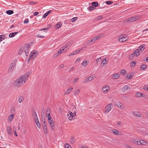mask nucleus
Returning a JSON list of instances; mask_svg holds the SVG:
<instances>
[{
  "label": "nucleus",
  "mask_w": 148,
  "mask_h": 148,
  "mask_svg": "<svg viewBox=\"0 0 148 148\" xmlns=\"http://www.w3.org/2000/svg\"><path fill=\"white\" fill-rule=\"evenodd\" d=\"M79 92H80V90H77L74 92V95H75L76 96L79 93Z\"/></svg>",
  "instance_id": "44"
},
{
  "label": "nucleus",
  "mask_w": 148,
  "mask_h": 148,
  "mask_svg": "<svg viewBox=\"0 0 148 148\" xmlns=\"http://www.w3.org/2000/svg\"><path fill=\"white\" fill-rule=\"evenodd\" d=\"M50 110L49 108H47L46 112V114L47 115H49L50 114Z\"/></svg>",
  "instance_id": "35"
},
{
  "label": "nucleus",
  "mask_w": 148,
  "mask_h": 148,
  "mask_svg": "<svg viewBox=\"0 0 148 148\" xmlns=\"http://www.w3.org/2000/svg\"><path fill=\"white\" fill-rule=\"evenodd\" d=\"M132 142L134 143L139 145V143H140V141L138 140H132Z\"/></svg>",
  "instance_id": "32"
},
{
  "label": "nucleus",
  "mask_w": 148,
  "mask_h": 148,
  "mask_svg": "<svg viewBox=\"0 0 148 148\" xmlns=\"http://www.w3.org/2000/svg\"><path fill=\"white\" fill-rule=\"evenodd\" d=\"M14 12L11 10H8L6 11L7 13L9 15H10L13 14Z\"/></svg>",
  "instance_id": "39"
},
{
  "label": "nucleus",
  "mask_w": 148,
  "mask_h": 148,
  "mask_svg": "<svg viewBox=\"0 0 148 148\" xmlns=\"http://www.w3.org/2000/svg\"><path fill=\"white\" fill-rule=\"evenodd\" d=\"M43 131L45 134H47L48 133V130L47 127H45V128H43Z\"/></svg>",
  "instance_id": "43"
},
{
  "label": "nucleus",
  "mask_w": 148,
  "mask_h": 148,
  "mask_svg": "<svg viewBox=\"0 0 148 148\" xmlns=\"http://www.w3.org/2000/svg\"><path fill=\"white\" fill-rule=\"evenodd\" d=\"M81 148H88L87 146L84 145H82Z\"/></svg>",
  "instance_id": "64"
},
{
  "label": "nucleus",
  "mask_w": 148,
  "mask_h": 148,
  "mask_svg": "<svg viewBox=\"0 0 148 148\" xmlns=\"http://www.w3.org/2000/svg\"><path fill=\"white\" fill-rule=\"evenodd\" d=\"M130 88V87L126 85L123 87L122 90L123 91L125 92L126 90L128 89H129Z\"/></svg>",
  "instance_id": "27"
},
{
  "label": "nucleus",
  "mask_w": 148,
  "mask_h": 148,
  "mask_svg": "<svg viewBox=\"0 0 148 148\" xmlns=\"http://www.w3.org/2000/svg\"><path fill=\"white\" fill-rule=\"evenodd\" d=\"M28 76L24 75L17 78L14 82L13 84L15 87H19L24 84L26 82Z\"/></svg>",
  "instance_id": "1"
},
{
  "label": "nucleus",
  "mask_w": 148,
  "mask_h": 148,
  "mask_svg": "<svg viewBox=\"0 0 148 148\" xmlns=\"http://www.w3.org/2000/svg\"><path fill=\"white\" fill-rule=\"evenodd\" d=\"M133 77V75H130V76L127 75L126 76V78L127 79H131Z\"/></svg>",
  "instance_id": "47"
},
{
  "label": "nucleus",
  "mask_w": 148,
  "mask_h": 148,
  "mask_svg": "<svg viewBox=\"0 0 148 148\" xmlns=\"http://www.w3.org/2000/svg\"><path fill=\"white\" fill-rule=\"evenodd\" d=\"M32 116L34 118V121L36 124L37 125V121H36V118L37 115L36 111L34 110H33L32 111Z\"/></svg>",
  "instance_id": "7"
},
{
  "label": "nucleus",
  "mask_w": 148,
  "mask_h": 148,
  "mask_svg": "<svg viewBox=\"0 0 148 148\" xmlns=\"http://www.w3.org/2000/svg\"><path fill=\"white\" fill-rule=\"evenodd\" d=\"M135 56V55H134L133 54H131L129 56V58L130 59H132L134 56Z\"/></svg>",
  "instance_id": "54"
},
{
  "label": "nucleus",
  "mask_w": 148,
  "mask_h": 148,
  "mask_svg": "<svg viewBox=\"0 0 148 148\" xmlns=\"http://www.w3.org/2000/svg\"><path fill=\"white\" fill-rule=\"evenodd\" d=\"M14 128H13V132L14 133V134L15 136H17V133L16 132V129H15V127L14 126Z\"/></svg>",
  "instance_id": "46"
},
{
  "label": "nucleus",
  "mask_w": 148,
  "mask_h": 148,
  "mask_svg": "<svg viewBox=\"0 0 148 148\" xmlns=\"http://www.w3.org/2000/svg\"><path fill=\"white\" fill-rule=\"evenodd\" d=\"M42 126H43V128H45V127H47V125H46V122H45V121H44V122H43V124L42 125Z\"/></svg>",
  "instance_id": "60"
},
{
  "label": "nucleus",
  "mask_w": 148,
  "mask_h": 148,
  "mask_svg": "<svg viewBox=\"0 0 148 148\" xmlns=\"http://www.w3.org/2000/svg\"><path fill=\"white\" fill-rule=\"evenodd\" d=\"M72 45V43H71L70 42H69L67 44V45L66 46H64L62 47L60 50H61V51H62V53L64 52V50L65 49H66L67 48V47L69 46H70Z\"/></svg>",
  "instance_id": "12"
},
{
  "label": "nucleus",
  "mask_w": 148,
  "mask_h": 148,
  "mask_svg": "<svg viewBox=\"0 0 148 148\" xmlns=\"http://www.w3.org/2000/svg\"><path fill=\"white\" fill-rule=\"evenodd\" d=\"M69 114L67 115V116L68 117L69 119L70 120L74 119L75 118V116L73 114V113L71 111H69Z\"/></svg>",
  "instance_id": "8"
},
{
  "label": "nucleus",
  "mask_w": 148,
  "mask_h": 148,
  "mask_svg": "<svg viewBox=\"0 0 148 148\" xmlns=\"http://www.w3.org/2000/svg\"><path fill=\"white\" fill-rule=\"evenodd\" d=\"M106 58H104L102 61V64H103V65H104L106 64Z\"/></svg>",
  "instance_id": "49"
},
{
  "label": "nucleus",
  "mask_w": 148,
  "mask_h": 148,
  "mask_svg": "<svg viewBox=\"0 0 148 148\" xmlns=\"http://www.w3.org/2000/svg\"><path fill=\"white\" fill-rule=\"evenodd\" d=\"M119 75L117 73H115L113 75L112 77L113 79H116L118 78Z\"/></svg>",
  "instance_id": "29"
},
{
  "label": "nucleus",
  "mask_w": 148,
  "mask_h": 148,
  "mask_svg": "<svg viewBox=\"0 0 148 148\" xmlns=\"http://www.w3.org/2000/svg\"><path fill=\"white\" fill-rule=\"evenodd\" d=\"M88 8L90 11L93 10L94 9V7L93 6H89L88 7Z\"/></svg>",
  "instance_id": "57"
},
{
  "label": "nucleus",
  "mask_w": 148,
  "mask_h": 148,
  "mask_svg": "<svg viewBox=\"0 0 148 148\" xmlns=\"http://www.w3.org/2000/svg\"><path fill=\"white\" fill-rule=\"evenodd\" d=\"M24 100V97L22 96H20L18 97V101L20 103L22 102Z\"/></svg>",
  "instance_id": "23"
},
{
  "label": "nucleus",
  "mask_w": 148,
  "mask_h": 148,
  "mask_svg": "<svg viewBox=\"0 0 148 148\" xmlns=\"http://www.w3.org/2000/svg\"><path fill=\"white\" fill-rule=\"evenodd\" d=\"M24 52V51H22V48L20 49L18 52V53L21 54L22 53Z\"/></svg>",
  "instance_id": "63"
},
{
  "label": "nucleus",
  "mask_w": 148,
  "mask_h": 148,
  "mask_svg": "<svg viewBox=\"0 0 148 148\" xmlns=\"http://www.w3.org/2000/svg\"><path fill=\"white\" fill-rule=\"evenodd\" d=\"M62 25V23H58L55 26V28L58 29L60 28Z\"/></svg>",
  "instance_id": "17"
},
{
  "label": "nucleus",
  "mask_w": 148,
  "mask_h": 148,
  "mask_svg": "<svg viewBox=\"0 0 148 148\" xmlns=\"http://www.w3.org/2000/svg\"><path fill=\"white\" fill-rule=\"evenodd\" d=\"M75 139L74 138V137L72 136L70 139L71 143L72 144H73L75 142Z\"/></svg>",
  "instance_id": "37"
},
{
  "label": "nucleus",
  "mask_w": 148,
  "mask_h": 148,
  "mask_svg": "<svg viewBox=\"0 0 148 148\" xmlns=\"http://www.w3.org/2000/svg\"><path fill=\"white\" fill-rule=\"evenodd\" d=\"M5 39V36L3 35H0V42Z\"/></svg>",
  "instance_id": "36"
},
{
  "label": "nucleus",
  "mask_w": 148,
  "mask_h": 148,
  "mask_svg": "<svg viewBox=\"0 0 148 148\" xmlns=\"http://www.w3.org/2000/svg\"><path fill=\"white\" fill-rule=\"evenodd\" d=\"M47 117L48 120L52 119V118L50 116V114L49 115H47Z\"/></svg>",
  "instance_id": "58"
},
{
  "label": "nucleus",
  "mask_w": 148,
  "mask_h": 148,
  "mask_svg": "<svg viewBox=\"0 0 148 148\" xmlns=\"http://www.w3.org/2000/svg\"><path fill=\"white\" fill-rule=\"evenodd\" d=\"M49 124L52 129L53 130H54L55 129V126L53 122L51 123H50V124Z\"/></svg>",
  "instance_id": "38"
},
{
  "label": "nucleus",
  "mask_w": 148,
  "mask_h": 148,
  "mask_svg": "<svg viewBox=\"0 0 148 148\" xmlns=\"http://www.w3.org/2000/svg\"><path fill=\"white\" fill-rule=\"evenodd\" d=\"M52 11L51 10H50L48 11L47 12L45 13L42 16V18H45L49 14H50Z\"/></svg>",
  "instance_id": "20"
},
{
  "label": "nucleus",
  "mask_w": 148,
  "mask_h": 148,
  "mask_svg": "<svg viewBox=\"0 0 148 148\" xmlns=\"http://www.w3.org/2000/svg\"><path fill=\"white\" fill-rule=\"evenodd\" d=\"M110 87L109 86H104L102 88V90L104 93H106L108 92L110 89Z\"/></svg>",
  "instance_id": "10"
},
{
  "label": "nucleus",
  "mask_w": 148,
  "mask_h": 148,
  "mask_svg": "<svg viewBox=\"0 0 148 148\" xmlns=\"http://www.w3.org/2000/svg\"><path fill=\"white\" fill-rule=\"evenodd\" d=\"M93 77H88L86 79L84 80V82H90L93 79Z\"/></svg>",
  "instance_id": "18"
},
{
  "label": "nucleus",
  "mask_w": 148,
  "mask_h": 148,
  "mask_svg": "<svg viewBox=\"0 0 148 148\" xmlns=\"http://www.w3.org/2000/svg\"><path fill=\"white\" fill-rule=\"evenodd\" d=\"M103 18V17L101 16H98L97 17V18H96V21H99Z\"/></svg>",
  "instance_id": "42"
},
{
  "label": "nucleus",
  "mask_w": 148,
  "mask_h": 148,
  "mask_svg": "<svg viewBox=\"0 0 148 148\" xmlns=\"http://www.w3.org/2000/svg\"><path fill=\"white\" fill-rule=\"evenodd\" d=\"M14 116L13 114H11L10 115L8 118V121L9 122H11L13 120Z\"/></svg>",
  "instance_id": "16"
},
{
  "label": "nucleus",
  "mask_w": 148,
  "mask_h": 148,
  "mask_svg": "<svg viewBox=\"0 0 148 148\" xmlns=\"http://www.w3.org/2000/svg\"><path fill=\"white\" fill-rule=\"evenodd\" d=\"M101 60V58H99L97 59L96 61L97 62H100Z\"/></svg>",
  "instance_id": "61"
},
{
  "label": "nucleus",
  "mask_w": 148,
  "mask_h": 148,
  "mask_svg": "<svg viewBox=\"0 0 148 148\" xmlns=\"http://www.w3.org/2000/svg\"><path fill=\"white\" fill-rule=\"evenodd\" d=\"M112 104H109L105 107V111L104 112V113H108L111 110L112 108L111 107Z\"/></svg>",
  "instance_id": "9"
},
{
  "label": "nucleus",
  "mask_w": 148,
  "mask_h": 148,
  "mask_svg": "<svg viewBox=\"0 0 148 148\" xmlns=\"http://www.w3.org/2000/svg\"><path fill=\"white\" fill-rule=\"evenodd\" d=\"M92 6L95 7H97L98 5V3L96 2H93L92 3Z\"/></svg>",
  "instance_id": "34"
},
{
  "label": "nucleus",
  "mask_w": 148,
  "mask_h": 148,
  "mask_svg": "<svg viewBox=\"0 0 148 148\" xmlns=\"http://www.w3.org/2000/svg\"><path fill=\"white\" fill-rule=\"evenodd\" d=\"M139 141H140L139 142L140 143H139V145H145V144H146L147 143L146 142L143 140H139Z\"/></svg>",
  "instance_id": "28"
},
{
  "label": "nucleus",
  "mask_w": 148,
  "mask_h": 148,
  "mask_svg": "<svg viewBox=\"0 0 148 148\" xmlns=\"http://www.w3.org/2000/svg\"><path fill=\"white\" fill-rule=\"evenodd\" d=\"M82 49H80V50H78V49L76 50L75 51H74L72 53L70 54L69 55V56H72L73 55H75V54H76L78 53V52H79L80 51V50H82Z\"/></svg>",
  "instance_id": "14"
},
{
  "label": "nucleus",
  "mask_w": 148,
  "mask_h": 148,
  "mask_svg": "<svg viewBox=\"0 0 148 148\" xmlns=\"http://www.w3.org/2000/svg\"><path fill=\"white\" fill-rule=\"evenodd\" d=\"M7 131L8 134L10 135H12V130L10 126H8L7 127Z\"/></svg>",
  "instance_id": "11"
},
{
  "label": "nucleus",
  "mask_w": 148,
  "mask_h": 148,
  "mask_svg": "<svg viewBox=\"0 0 148 148\" xmlns=\"http://www.w3.org/2000/svg\"><path fill=\"white\" fill-rule=\"evenodd\" d=\"M64 66V65L63 64H61L60 65L59 67H58V68L59 69L63 68Z\"/></svg>",
  "instance_id": "62"
},
{
  "label": "nucleus",
  "mask_w": 148,
  "mask_h": 148,
  "mask_svg": "<svg viewBox=\"0 0 148 148\" xmlns=\"http://www.w3.org/2000/svg\"><path fill=\"white\" fill-rule=\"evenodd\" d=\"M136 64V63L134 62H132L131 63V66L132 67H134Z\"/></svg>",
  "instance_id": "52"
},
{
  "label": "nucleus",
  "mask_w": 148,
  "mask_h": 148,
  "mask_svg": "<svg viewBox=\"0 0 148 148\" xmlns=\"http://www.w3.org/2000/svg\"><path fill=\"white\" fill-rule=\"evenodd\" d=\"M37 55V52L36 50L32 51L30 54L29 60L34 59Z\"/></svg>",
  "instance_id": "6"
},
{
  "label": "nucleus",
  "mask_w": 148,
  "mask_h": 148,
  "mask_svg": "<svg viewBox=\"0 0 148 148\" xmlns=\"http://www.w3.org/2000/svg\"><path fill=\"white\" fill-rule=\"evenodd\" d=\"M20 123H18V125L17 126V127L16 129V130L17 129V130H18V131L20 130Z\"/></svg>",
  "instance_id": "48"
},
{
  "label": "nucleus",
  "mask_w": 148,
  "mask_h": 148,
  "mask_svg": "<svg viewBox=\"0 0 148 148\" xmlns=\"http://www.w3.org/2000/svg\"><path fill=\"white\" fill-rule=\"evenodd\" d=\"M134 115L135 116H137V117L140 116V114H138V112H136L135 113H134Z\"/></svg>",
  "instance_id": "59"
},
{
  "label": "nucleus",
  "mask_w": 148,
  "mask_h": 148,
  "mask_svg": "<svg viewBox=\"0 0 148 148\" xmlns=\"http://www.w3.org/2000/svg\"><path fill=\"white\" fill-rule=\"evenodd\" d=\"M140 53V51L138 49H137L134 51V53L135 55H136V57H137L139 55Z\"/></svg>",
  "instance_id": "21"
},
{
  "label": "nucleus",
  "mask_w": 148,
  "mask_h": 148,
  "mask_svg": "<svg viewBox=\"0 0 148 148\" xmlns=\"http://www.w3.org/2000/svg\"><path fill=\"white\" fill-rule=\"evenodd\" d=\"M143 89L145 90L148 91V87H147V85L144 86Z\"/></svg>",
  "instance_id": "56"
},
{
  "label": "nucleus",
  "mask_w": 148,
  "mask_h": 148,
  "mask_svg": "<svg viewBox=\"0 0 148 148\" xmlns=\"http://www.w3.org/2000/svg\"><path fill=\"white\" fill-rule=\"evenodd\" d=\"M64 147L65 148H72L71 146L67 143L65 144Z\"/></svg>",
  "instance_id": "41"
},
{
  "label": "nucleus",
  "mask_w": 148,
  "mask_h": 148,
  "mask_svg": "<svg viewBox=\"0 0 148 148\" xmlns=\"http://www.w3.org/2000/svg\"><path fill=\"white\" fill-rule=\"evenodd\" d=\"M87 61H84L82 63V65L85 66H86L87 65Z\"/></svg>",
  "instance_id": "55"
},
{
  "label": "nucleus",
  "mask_w": 148,
  "mask_h": 148,
  "mask_svg": "<svg viewBox=\"0 0 148 148\" xmlns=\"http://www.w3.org/2000/svg\"><path fill=\"white\" fill-rule=\"evenodd\" d=\"M126 72L124 70H122L121 71V73L122 75H123L125 74V73Z\"/></svg>",
  "instance_id": "53"
},
{
  "label": "nucleus",
  "mask_w": 148,
  "mask_h": 148,
  "mask_svg": "<svg viewBox=\"0 0 148 148\" xmlns=\"http://www.w3.org/2000/svg\"><path fill=\"white\" fill-rule=\"evenodd\" d=\"M78 18L77 17L73 18L71 19V22L73 23L77 21V20Z\"/></svg>",
  "instance_id": "33"
},
{
  "label": "nucleus",
  "mask_w": 148,
  "mask_h": 148,
  "mask_svg": "<svg viewBox=\"0 0 148 148\" xmlns=\"http://www.w3.org/2000/svg\"><path fill=\"white\" fill-rule=\"evenodd\" d=\"M18 33V32H14L10 33L9 34V36L10 38L14 37L15 35Z\"/></svg>",
  "instance_id": "24"
},
{
  "label": "nucleus",
  "mask_w": 148,
  "mask_h": 148,
  "mask_svg": "<svg viewBox=\"0 0 148 148\" xmlns=\"http://www.w3.org/2000/svg\"><path fill=\"white\" fill-rule=\"evenodd\" d=\"M16 63V60H14L12 62L9 68V70L10 71H13L15 66Z\"/></svg>",
  "instance_id": "5"
},
{
  "label": "nucleus",
  "mask_w": 148,
  "mask_h": 148,
  "mask_svg": "<svg viewBox=\"0 0 148 148\" xmlns=\"http://www.w3.org/2000/svg\"><path fill=\"white\" fill-rule=\"evenodd\" d=\"M147 68V66L145 64H143L140 66V69L142 70H143L146 69Z\"/></svg>",
  "instance_id": "30"
},
{
  "label": "nucleus",
  "mask_w": 148,
  "mask_h": 148,
  "mask_svg": "<svg viewBox=\"0 0 148 148\" xmlns=\"http://www.w3.org/2000/svg\"><path fill=\"white\" fill-rule=\"evenodd\" d=\"M49 29V27L42 28L40 30H39V31H41L44 30L45 31V32H46L47 31H48V30Z\"/></svg>",
  "instance_id": "40"
},
{
  "label": "nucleus",
  "mask_w": 148,
  "mask_h": 148,
  "mask_svg": "<svg viewBox=\"0 0 148 148\" xmlns=\"http://www.w3.org/2000/svg\"><path fill=\"white\" fill-rule=\"evenodd\" d=\"M141 18V16L140 15H135L132 17L130 18H128L123 20V22L125 23H131L136 21L137 20Z\"/></svg>",
  "instance_id": "2"
},
{
  "label": "nucleus",
  "mask_w": 148,
  "mask_h": 148,
  "mask_svg": "<svg viewBox=\"0 0 148 148\" xmlns=\"http://www.w3.org/2000/svg\"><path fill=\"white\" fill-rule=\"evenodd\" d=\"M115 105L118 108L121 109H123V106L122 104L120 102L116 103Z\"/></svg>",
  "instance_id": "15"
},
{
  "label": "nucleus",
  "mask_w": 148,
  "mask_h": 148,
  "mask_svg": "<svg viewBox=\"0 0 148 148\" xmlns=\"http://www.w3.org/2000/svg\"><path fill=\"white\" fill-rule=\"evenodd\" d=\"M73 87H71L69 89H68L66 91H65L64 92V95H67L68 94H69V93H70L71 90L73 89Z\"/></svg>",
  "instance_id": "22"
},
{
  "label": "nucleus",
  "mask_w": 148,
  "mask_h": 148,
  "mask_svg": "<svg viewBox=\"0 0 148 148\" xmlns=\"http://www.w3.org/2000/svg\"><path fill=\"white\" fill-rule=\"evenodd\" d=\"M143 95V94H142L140 92H137L136 93V96L137 97H140Z\"/></svg>",
  "instance_id": "31"
},
{
  "label": "nucleus",
  "mask_w": 148,
  "mask_h": 148,
  "mask_svg": "<svg viewBox=\"0 0 148 148\" xmlns=\"http://www.w3.org/2000/svg\"><path fill=\"white\" fill-rule=\"evenodd\" d=\"M62 53V52L61 50H59L58 51L56 54H55L54 56V57L55 58L57 57V56H58L60 54H61Z\"/></svg>",
  "instance_id": "25"
},
{
  "label": "nucleus",
  "mask_w": 148,
  "mask_h": 148,
  "mask_svg": "<svg viewBox=\"0 0 148 148\" xmlns=\"http://www.w3.org/2000/svg\"><path fill=\"white\" fill-rule=\"evenodd\" d=\"M129 38L128 36L125 35H121L118 38V40L120 42H124L128 40Z\"/></svg>",
  "instance_id": "4"
},
{
  "label": "nucleus",
  "mask_w": 148,
  "mask_h": 148,
  "mask_svg": "<svg viewBox=\"0 0 148 148\" xmlns=\"http://www.w3.org/2000/svg\"><path fill=\"white\" fill-rule=\"evenodd\" d=\"M79 79V78L77 77L73 81V83H76L77 81Z\"/></svg>",
  "instance_id": "50"
},
{
  "label": "nucleus",
  "mask_w": 148,
  "mask_h": 148,
  "mask_svg": "<svg viewBox=\"0 0 148 148\" xmlns=\"http://www.w3.org/2000/svg\"><path fill=\"white\" fill-rule=\"evenodd\" d=\"M112 132L113 133L116 135H118V131L116 130H112Z\"/></svg>",
  "instance_id": "45"
},
{
  "label": "nucleus",
  "mask_w": 148,
  "mask_h": 148,
  "mask_svg": "<svg viewBox=\"0 0 148 148\" xmlns=\"http://www.w3.org/2000/svg\"><path fill=\"white\" fill-rule=\"evenodd\" d=\"M39 34H38V38H44L45 37V36H44L43 35L45 34V31H44L43 32L41 33L40 31H39Z\"/></svg>",
  "instance_id": "13"
},
{
  "label": "nucleus",
  "mask_w": 148,
  "mask_h": 148,
  "mask_svg": "<svg viewBox=\"0 0 148 148\" xmlns=\"http://www.w3.org/2000/svg\"><path fill=\"white\" fill-rule=\"evenodd\" d=\"M139 50L140 51V52L143 51L145 48V45H142L139 47Z\"/></svg>",
  "instance_id": "26"
},
{
  "label": "nucleus",
  "mask_w": 148,
  "mask_h": 148,
  "mask_svg": "<svg viewBox=\"0 0 148 148\" xmlns=\"http://www.w3.org/2000/svg\"><path fill=\"white\" fill-rule=\"evenodd\" d=\"M100 38V36H96L92 38L90 41H92L93 42H95L96 40H99Z\"/></svg>",
  "instance_id": "19"
},
{
  "label": "nucleus",
  "mask_w": 148,
  "mask_h": 148,
  "mask_svg": "<svg viewBox=\"0 0 148 148\" xmlns=\"http://www.w3.org/2000/svg\"><path fill=\"white\" fill-rule=\"evenodd\" d=\"M31 46L30 44H25L22 48V51H24L26 56L28 55L29 49Z\"/></svg>",
  "instance_id": "3"
},
{
  "label": "nucleus",
  "mask_w": 148,
  "mask_h": 148,
  "mask_svg": "<svg viewBox=\"0 0 148 148\" xmlns=\"http://www.w3.org/2000/svg\"><path fill=\"white\" fill-rule=\"evenodd\" d=\"M106 3L108 5H110L113 3V2L111 1H106Z\"/></svg>",
  "instance_id": "51"
}]
</instances>
